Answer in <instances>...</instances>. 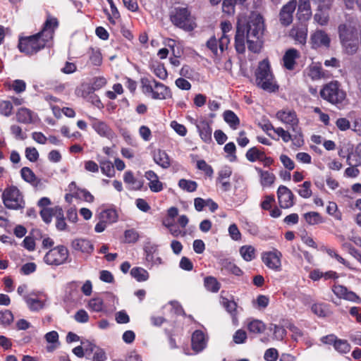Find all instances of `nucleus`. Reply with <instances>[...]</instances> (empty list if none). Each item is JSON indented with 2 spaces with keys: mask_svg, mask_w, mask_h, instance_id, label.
<instances>
[{
  "mask_svg": "<svg viewBox=\"0 0 361 361\" xmlns=\"http://www.w3.org/2000/svg\"><path fill=\"white\" fill-rule=\"evenodd\" d=\"M264 30L263 17L252 12L247 20L238 19L235 36L236 51L243 54L245 51V39L250 51L259 53L262 47V35Z\"/></svg>",
  "mask_w": 361,
  "mask_h": 361,
  "instance_id": "nucleus-1",
  "label": "nucleus"
},
{
  "mask_svg": "<svg viewBox=\"0 0 361 361\" xmlns=\"http://www.w3.org/2000/svg\"><path fill=\"white\" fill-rule=\"evenodd\" d=\"M58 25L59 22L56 18L49 17L39 32L20 38L18 48L20 52L27 55H33L44 49L52 39L54 30Z\"/></svg>",
  "mask_w": 361,
  "mask_h": 361,
  "instance_id": "nucleus-2",
  "label": "nucleus"
},
{
  "mask_svg": "<svg viewBox=\"0 0 361 361\" xmlns=\"http://www.w3.org/2000/svg\"><path fill=\"white\" fill-rule=\"evenodd\" d=\"M255 75L257 85L260 88L269 92L278 90L279 87L274 80L268 60L264 59L259 62Z\"/></svg>",
  "mask_w": 361,
  "mask_h": 361,
  "instance_id": "nucleus-3",
  "label": "nucleus"
},
{
  "mask_svg": "<svg viewBox=\"0 0 361 361\" xmlns=\"http://www.w3.org/2000/svg\"><path fill=\"white\" fill-rule=\"evenodd\" d=\"M276 116L281 122L291 128L295 133V139L297 140V146H301L303 144V140L295 111L288 109H282L276 113Z\"/></svg>",
  "mask_w": 361,
  "mask_h": 361,
  "instance_id": "nucleus-4",
  "label": "nucleus"
},
{
  "mask_svg": "<svg viewBox=\"0 0 361 361\" xmlns=\"http://www.w3.org/2000/svg\"><path fill=\"white\" fill-rule=\"evenodd\" d=\"M320 95L322 99L334 105L342 104L346 98L345 92L340 87L337 81L325 85L320 91Z\"/></svg>",
  "mask_w": 361,
  "mask_h": 361,
  "instance_id": "nucleus-5",
  "label": "nucleus"
},
{
  "mask_svg": "<svg viewBox=\"0 0 361 361\" xmlns=\"http://www.w3.org/2000/svg\"><path fill=\"white\" fill-rule=\"evenodd\" d=\"M143 92L150 94L154 99H166L171 97L170 89L155 80L142 79Z\"/></svg>",
  "mask_w": 361,
  "mask_h": 361,
  "instance_id": "nucleus-6",
  "label": "nucleus"
},
{
  "mask_svg": "<svg viewBox=\"0 0 361 361\" xmlns=\"http://www.w3.org/2000/svg\"><path fill=\"white\" fill-rule=\"evenodd\" d=\"M172 23L177 27L186 31H191L195 27V23L187 8H176L171 16Z\"/></svg>",
  "mask_w": 361,
  "mask_h": 361,
  "instance_id": "nucleus-7",
  "label": "nucleus"
},
{
  "mask_svg": "<svg viewBox=\"0 0 361 361\" xmlns=\"http://www.w3.org/2000/svg\"><path fill=\"white\" fill-rule=\"evenodd\" d=\"M2 200L4 205L8 209H19L23 208L25 205L23 196L16 186H10L6 188L2 194Z\"/></svg>",
  "mask_w": 361,
  "mask_h": 361,
  "instance_id": "nucleus-8",
  "label": "nucleus"
},
{
  "mask_svg": "<svg viewBox=\"0 0 361 361\" xmlns=\"http://www.w3.org/2000/svg\"><path fill=\"white\" fill-rule=\"evenodd\" d=\"M68 256V249L63 245H59L50 250L45 255L44 260L47 264L58 266L63 264Z\"/></svg>",
  "mask_w": 361,
  "mask_h": 361,
  "instance_id": "nucleus-9",
  "label": "nucleus"
},
{
  "mask_svg": "<svg viewBox=\"0 0 361 361\" xmlns=\"http://www.w3.org/2000/svg\"><path fill=\"white\" fill-rule=\"evenodd\" d=\"M297 1L290 0L281 8L279 18L280 23L283 26L290 25L293 20V13L296 8Z\"/></svg>",
  "mask_w": 361,
  "mask_h": 361,
  "instance_id": "nucleus-10",
  "label": "nucleus"
},
{
  "mask_svg": "<svg viewBox=\"0 0 361 361\" xmlns=\"http://www.w3.org/2000/svg\"><path fill=\"white\" fill-rule=\"evenodd\" d=\"M282 254L276 249L262 254V259L269 269L278 271L281 266V258Z\"/></svg>",
  "mask_w": 361,
  "mask_h": 361,
  "instance_id": "nucleus-11",
  "label": "nucleus"
},
{
  "mask_svg": "<svg viewBox=\"0 0 361 361\" xmlns=\"http://www.w3.org/2000/svg\"><path fill=\"white\" fill-rule=\"evenodd\" d=\"M277 196L281 208H290L294 204V195L285 185H280L277 190Z\"/></svg>",
  "mask_w": 361,
  "mask_h": 361,
  "instance_id": "nucleus-12",
  "label": "nucleus"
},
{
  "mask_svg": "<svg viewBox=\"0 0 361 361\" xmlns=\"http://www.w3.org/2000/svg\"><path fill=\"white\" fill-rule=\"evenodd\" d=\"M229 42L230 39L227 35H222L219 39L213 36L207 42V47L214 54L218 55L219 49L220 53H222L224 49H227Z\"/></svg>",
  "mask_w": 361,
  "mask_h": 361,
  "instance_id": "nucleus-13",
  "label": "nucleus"
},
{
  "mask_svg": "<svg viewBox=\"0 0 361 361\" xmlns=\"http://www.w3.org/2000/svg\"><path fill=\"white\" fill-rule=\"evenodd\" d=\"M338 34L340 40L358 38L357 28L354 23L350 22L340 25L338 26Z\"/></svg>",
  "mask_w": 361,
  "mask_h": 361,
  "instance_id": "nucleus-14",
  "label": "nucleus"
},
{
  "mask_svg": "<svg viewBox=\"0 0 361 361\" xmlns=\"http://www.w3.org/2000/svg\"><path fill=\"white\" fill-rule=\"evenodd\" d=\"M331 39L329 35L323 30H316L310 37V43L312 47L317 49L318 47H329L330 46Z\"/></svg>",
  "mask_w": 361,
  "mask_h": 361,
  "instance_id": "nucleus-15",
  "label": "nucleus"
},
{
  "mask_svg": "<svg viewBox=\"0 0 361 361\" xmlns=\"http://www.w3.org/2000/svg\"><path fill=\"white\" fill-rule=\"evenodd\" d=\"M289 35L296 43L304 45L307 41V27L303 25L294 26L290 30Z\"/></svg>",
  "mask_w": 361,
  "mask_h": 361,
  "instance_id": "nucleus-16",
  "label": "nucleus"
},
{
  "mask_svg": "<svg viewBox=\"0 0 361 361\" xmlns=\"http://www.w3.org/2000/svg\"><path fill=\"white\" fill-rule=\"evenodd\" d=\"M196 127L201 139L206 143L210 142L212 141V129L209 123L204 119H201L197 122Z\"/></svg>",
  "mask_w": 361,
  "mask_h": 361,
  "instance_id": "nucleus-17",
  "label": "nucleus"
},
{
  "mask_svg": "<svg viewBox=\"0 0 361 361\" xmlns=\"http://www.w3.org/2000/svg\"><path fill=\"white\" fill-rule=\"evenodd\" d=\"M332 291L340 298H343L353 302L360 300V298L354 292L348 290V289L343 286L334 285L332 288Z\"/></svg>",
  "mask_w": 361,
  "mask_h": 361,
  "instance_id": "nucleus-18",
  "label": "nucleus"
},
{
  "mask_svg": "<svg viewBox=\"0 0 361 361\" xmlns=\"http://www.w3.org/2000/svg\"><path fill=\"white\" fill-rule=\"evenodd\" d=\"M300 57L299 51L295 49H288L283 57L284 67L290 71L295 68V59Z\"/></svg>",
  "mask_w": 361,
  "mask_h": 361,
  "instance_id": "nucleus-19",
  "label": "nucleus"
},
{
  "mask_svg": "<svg viewBox=\"0 0 361 361\" xmlns=\"http://www.w3.org/2000/svg\"><path fill=\"white\" fill-rule=\"evenodd\" d=\"M154 162L162 169H168L171 166V159L166 151L157 149L153 152Z\"/></svg>",
  "mask_w": 361,
  "mask_h": 361,
  "instance_id": "nucleus-20",
  "label": "nucleus"
},
{
  "mask_svg": "<svg viewBox=\"0 0 361 361\" xmlns=\"http://www.w3.org/2000/svg\"><path fill=\"white\" fill-rule=\"evenodd\" d=\"M206 346L204 335L201 331H195L192 335V348L196 353L202 351Z\"/></svg>",
  "mask_w": 361,
  "mask_h": 361,
  "instance_id": "nucleus-21",
  "label": "nucleus"
},
{
  "mask_svg": "<svg viewBox=\"0 0 361 361\" xmlns=\"http://www.w3.org/2000/svg\"><path fill=\"white\" fill-rule=\"evenodd\" d=\"M71 245L75 250L84 253H91L94 249L93 245L90 240L82 238L74 240Z\"/></svg>",
  "mask_w": 361,
  "mask_h": 361,
  "instance_id": "nucleus-22",
  "label": "nucleus"
},
{
  "mask_svg": "<svg viewBox=\"0 0 361 361\" xmlns=\"http://www.w3.org/2000/svg\"><path fill=\"white\" fill-rule=\"evenodd\" d=\"M298 14L300 20H307L310 18L312 13L310 0H299Z\"/></svg>",
  "mask_w": 361,
  "mask_h": 361,
  "instance_id": "nucleus-23",
  "label": "nucleus"
},
{
  "mask_svg": "<svg viewBox=\"0 0 361 361\" xmlns=\"http://www.w3.org/2000/svg\"><path fill=\"white\" fill-rule=\"evenodd\" d=\"M341 43L345 54L353 55L355 54L359 48V38L353 39H343Z\"/></svg>",
  "mask_w": 361,
  "mask_h": 361,
  "instance_id": "nucleus-24",
  "label": "nucleus"
},
{
  "mask_svg": "<svg viewBox=\"0 0 361 361\" xmlns=\"http://www.w3.org/2000/svg\"><path fill=\"white\" fill-rule=\"evenodd\" d=\"M307 75L312 80H318L326 76V72L317 64H312L307 68Z\"/></svg>",
  "mask_w": 361,
  "mask_h": 361,
  "instance_id": "nucleus-25",
  "label": "nucleus"
},
{
  "mask_svg": "<svg viewBox=\"0 0 361 361\" xmlns=\"http://www.w3.org/2000/svg\"><path fill=\"white\" fill-rule=\"evenodd\" d=\"M29 309L33 312H37L42 310L45 306V302L38 298H33L28 295L23 297Z\"/></svg>",
  "mask_w": 361,
  "mask_h": 361,
  "instance_id": "nucleus-26",
  "label": "nucleus"
},
{
  "mask_svg": "<svg viewBox=\"0 0 361 361\" xmlns=\"http://www.w3.org/2000/svg\"><path fill=\"white\" fill-rule=\"evenodd\" d=\"M123 180L130 185V188L132 190H140L142 187V181L136 179L130 171L124 173Z\"/></svg>",
  "mask_w": 361,
  "mask_h": 361,
  "instance_id": "nucleus-27",
  "label": "nucleus"
},
{
  "mask_svg": "<svg viewBox=\"0 0 361 361\" xmlns=\"http://www.w3.org/2000/svg\"><path fill=\"white\" fill-rule=\"evenodd\" d=\"M33 113L27 108H20L16 114L17 121L23 123H30L32 122Z\"/></svg>",
  "mask_w": 361,
  "mask_h": 361,
  "instance_id": "nucleus-28",
  "label": "nucleus"
},
{
  "mask_svg": "<svg viewBox=\"0 0 361 361\" xmlns=\"http://www.w3.org/2000/svg\"><path fill=\"white\" fill-rule=\"evenodd\" d=\"M247 329L252 334H262L266 329V324L261 320L252 319L247 323Z\"/></svg>",
  "mask_w": 361,
  "mask_h": 361,
  "instance_id": "nucleus-29",
  "label": "nucleus"
},
{
  "mask_svg": "<svg viewBox=\"0 0 361 361\" xmlns=\"http://www.w3.org/2000/svg\"><path fill=\"white\" fill-rule=\"evenodd\" d=\"M224 119L233 130L237 129L240 125V119L237 115L231 110L224 111Z\"/></svg>",
  "mask_w": 361,
  "mask_h": 361,
  "instance_id": "nucleus-30",
  "label": "nucleus"
},
{
  "mask_svg": "<svg viewBox=\"0 0 361 361\" xmlns=\"http://www.w3.org/2000/svg\"><path fill=\"white\" fill-rule=\"evenodd\" d=\"M256 170L257 171L260 176V182L262 186H271L274 183L276 178L274 173H270L269 171H262V169L258 168H256Z\"/></svg>",
  "mask_w": 361,
  "mask_h": 361,
  "instance_id": "nucleus-31",
  "label": "nucleus"
},
{
  "mask_svg": "<svg viewBox=\"0 0 361 361\" xmlns=\"http://www.w3.org/2000/svg\"><path fill=\"white\" fill-rule=\"evenodd\" d=\"M130 275L139 282L146 281L149 276L147 270L138 267L130 270Z\"/></svg>",
  "mask_w": 361,
  "mask_h": 361,
  "instance_id": "nucleus-32",
  "label": "nucleus"
},
{
  "mask_svg": "<svg viewBox=\"0 0 361 361\" xmlns=\"http://www.w3.org/2000/svg\"><path fill=\"white\" fill-rule=\"evenodd\" d=\"M312 311L316 315L325 317L330 314L328 305L324 303H315L311 307Z\"/></svg>",
  "mask_w": 361,
  "mask_h": 361,
  "instance_id": "nucleus-33",
  "label": "nucleus"
},
{
  "mask_svg": "<svg viewBox=\"0 0 361 361\" xmlns=\"http://www.w3.org/2000/svg\"><path fill=\"white\" fill-rule=\"evenodd\" d=\"M99 219H102L107 224H112L117 221L118 215L114 209H106L100 213Z\"/></svg>",
  "mask_w": 361,
  "mask_h": 361,
  "instance_id": "nucleus-34",
  "label": "nucleus"
},
{
  "mask_svg": "<svg viewBox=\"0 0 361 361\" xmlns=\"http://www.w3.org/2000/svg\"><path fill=\"white\" fill-rule=\"evenodd\" d=\"M305 220L309 225H317L323 222L322 217L317 212H310L304 214Z\"/></svg>",
  "mask_w": 361,
  "mask_h": 361,
  "instance_id": "nucleus-35",
  "label": "nucleus"
},
{
  "mask_svg": "<svg viewBox=\"0 0 361 361\" xmlns=\"http://www.w3.org/2000/svg\"><path fill=\"white\" fill-rule=\"evenodd\" d=\"M204 284L207 290L213 293L218 292L221 286L216 279L213 276H207L204 278Z\"/></svg>",
  "mask_w": 361,
  "mask_h": 361,
  "instance_id": "nucleus-36",
  "label": "nucleus"
},
{
  "mask_svg": "<svg viewBox=\"0 0 361 361\" xmlns=\"http://www.w3.org/2000/svg\"><path fill=\"white\" fill-rule=\"evenodd\" d=\"M240 254L247 262H250L255 258V250L251 245H244L240 249Z\"/></svg>",
  "mask_w": 361,
  "mask_h": 361,
  "instance_id": "nucleus-37",
  "label": "nucleus"
},
{
  "mask_svg": "<svg viewBox=\"0 0 361 361\" xmlns=\"http://www.w3.org/2000/svg\"><path fill=\"white\" fill-rule=\"evenodd\" d=\"M178 186L183 190L192 192L197 190V183L194 180L182 178L178 181Z\"/></svg>",
  "mask_w": 361,
  "mask_h": 361,
  "instance_id": "nucleus-38",
  "label": "nucleus"
},
{
  "mask_svg": "<svg viewBox=\"0 0 361 361\" xmlns=\"http://www.w3.org/2000/svg\"><path fill=\"white\" fill-rule=\"evenodd\" d=\"M99 166L102 173L108 177H113L115 174L114 165L109 160H101L99 161Z\"/></svg>",
  "mask_w": 361,
  "mask_h": 361,
  "instance_id": "nucleus-39",
  "label": "nucleus"
},
{
  "mask_svg": "<svg viewBox=\"0 0 361 361\" xmlns=\"http://www.w3.org/2000/svg\"><path fill=\"white\" fill-rule=\"evenodd\" d=\"M274 132L281 137L284 142H288L289 141L293 140L294 144L297 145V140L295 139V135L293 137L288 130L279 127L274 129Z\"/></svg>",
  "mask_w": 361,
  "mask_h": 361,
  "instance_id": "nucleus-40",
  "label": "nucleus"
},
{
  "mask_svg": "<svg viewBox=\"0 0 361 361\" xmlns=\"http://www.w3.org/2000/svg\"><path fill=\"white\" fill-rule=\"evenodd\" d=\"M66 223L63 216V209L56 207V227L59 231H64L66 228Z\"/></svg>",
  "mask_w": 361,
  "mask_h": 361,
  "instance_id": "nucleus-41",
  "label": "nucleus"
},
{
  "mask_svg": "<svg viewBox=\"0 0 361 361\" xmlns=\"http://www.w3.org/2000/svg\"><path fill=\"white\" fill-rule=\"evenodd\" d=\"M92 127L102 136H108L109 135V128L102 121L95 120L92 123Z\"/></svg>",
  "mask_w": 361,
  "mask_h": 361,
  "instance_id": "nucleus-42",
  "label": "nucleus"
},
{
  "mask_svg": "<svg viewBox=\"0 0 361 361\" xmlns=\"http://www.w3.org/2000/svg\"><path fill=\"white\" fill-rule=\"evenodd\" d=\"M89 59L92 65L100 66L102 63V56L99 49L92 48L89 52Z\"/></svg>",
  "mask_w": 361,
  "mask_h": 361,
  "instance_id": "nucleus-43",
  "label": "nucleus"
},
{
  "mask_svg": "<svg viewBox=\"0 0 361 361\" xmlns=\"http://www.w3.org/2000/svg\"><path fill=\"white\" fill-rule=\"evenodd\" d=\"M13 104L11 102L8 100L0 101V114L9 117L13 114Z\"/></svg>",
  "mask_w": 361,
  "mask_h": 361,
  "instance_id": "nucleus-44",
  "label": "nucleus"
},
{
  "mask_svg": "<svg viewBox=\"0 0 361 361\" xmlns=\"http://www.w3.org/2000/svg\"><path fill=\"white\" fill-rule=\"evenodd\" d=\"M334 349L339 353H348L351 349L350 345L346 340L338 339L336 341Z\"/></svg>",
  "mask_w": 361,
  "mask_h": 361,
  "instance_id": "nucleus-45",
  "label": "nucleus"
},
{
  "mask_svg": "<svg viewBox=\"0 0 361 361\" xmlns=\"http://www.w3.org/2000/svg\"><path fill=\"white\" fill-rule=\"evenodd\" d=\"M269 330L274 331V338L278 341H282L286 335V330L276 324H271Z\"/></svg>",
  "mask_w": 361,
  "mask_h": 361,
  "instance_id": "nucleus-46",
  "label": "nucleus"
},
{
  "mask_svg": "<svg viewBox=\"0 0 361 361\" xmlns=\"http://www.w3.org/2000/svg\"><path fill=\"white\" fill-rule=\"evenodd\" d=\"M311 182L305 181L300 185V188L298 190L299 195L303 198L307 199L312 196Z\"/></svg>",
  "mask_w": 361,
  "mask_h": 361,
  "instance_id": "nucleus-47",
  "label": "nucleus"
},
{
  "mask_svg": "<svg viewBox=\"0 0 361 361\" xmlns=\"http://www.w3.org/2000/svg\"><path fill=\"white\" fill-rule=\"evenodd\" d=\"M20 174L22 178L27 183H33L37 180L36 176L29 167H23Z\"/></svg>",
  "mask_w": 361,
  "mask_h": 361,
  "instance_id": "nucleus-48",
  "label": "nucleus"
},
{
  "mask_svg": "<svg viewBox=\"0 0 361 361\" xmlns=\"http://www.w3.org/2000/svg\"><path fill=\"white\" fill-rule=\"evenodd\" d=\"M246 158L251 162H254L257 160L262 159V157L264 156V153L260 152L256 147H252L246 152Z\"/></svg>",
  "mask_w": 361,
  "mask_h": 361,
  "instance_id": "nucleus-49",
  "label": "nucleus"
},
{
  "mask_svg": "<svg viewBox=\"0 0 361 361\" xmlns=\"http://www.w3.org/2000/svg\"><path fill=\"white\" fill-rule=\"evenodd\" d=\"M40 215L46 224H49L51 221L52 216H56V208L50 209L44 207L40 212Z\"/></svg>",
  "mask_w": 361,
  "mask_h": 361,
  "instance_id": "nucleus-50",
  "label": "nucleus"
},
{
  "mask_svg": "<svg viewBox=\"0 0 361 361\" xmlns=\"http://www.w3.org/2000/svg\"><path fill=\"white\" fill-rule=\"evenodd\" d=\"M108 3L110 5L111 14H108V19L110 21L111 23L115 25L116 24V20L120 18L119 12L116 7L115 4H114L113 0H106Z\"/></svg>",
  "mask_w": 361,
  "mask_h": 361,
  "instance_id": "nucleus-51",
  "label": "nucleus"
},
{
  "mask_svg": "<svg viewBox=\"0 0 361 361\" xmlns=\"http://www.w3.org/2000/svg\"><path fill=\"white\" fill-rule=\"evenodd\" d=\"M74 193L75 194V197L82 198L86 202H92L94 200L93 195L85 189H80L76 187L75 192Z\"/></svg>",
  "mask_w": 361,
  "mask_h": 361,
  "instance_id": "nucleus-52",
  "label": "nucleus"
},
{
  "mask_svg": "<svg viewBox=\"0 0 361 361\" xmlns=\"http://www.w3.org/2000/svg\"><path fill=\"white\" fill-rule=\"evenodd\" d=\"M88 307L94 312H100L103 309V301L99 298L91 299L89 301Z\"/></svg>",
  "mask_w": 361,
  "mask_h": 361,
  "instance_id": "nucleus-53",
  "label": "nucleus"
},
{
  "mask_svg": "<svg viewBox=\"0 0 361 361\" xmlns=\"http://www.w3.org/2000/svg\"><path fill=\"white\" fill-rule=\"evenodd\" d=\"M13 320L12 312L8 310L0 312V322L3 325H9Z\"/></svg>",
  "mask_w": 361,
  "mask_h": 361,
  "instance_id": "nucleus-54",
  "label": "nucleus"
},
{
  "mask_svg": "<svg viewBox=\"0 0 361 361\" xmlns=\"http://www.w3.org/2000/svg\"><path fill=\"white\" fill-rule=\"evenodd\" d=\"M125 241L128 243H135L139 238L138 233L134 229L126 230L124 233Z\"/></svg>",
  "mask_w": 361,
  "mask_h": 361,
  "instance_id": "nucleus-55",
  "label": "nucleus"
},
{
  "mask_svg": "<svg viewBox=\"0 0 361 361\" xmlns=\"http://www.w3.org/2000/svg\"><path fill=\"white\" fill-rule=\"evenodd\" d=\"M235 2L236 0H224L222 4L223 12L228 15L233 13Z\"/></svg>",
  "mask_w": 361,
  "mask_h": 361,
  "instance_id": "nucleus-56",
  "label": "nucleus"
},
{
  "mask_svg": "<svg viewBox=\"0 0 361 361\" xmlns=\"http://www.w3.org/2000/svg\"><path fill=\"white\" fill-rule=\"evenodd\" d=\"M314 20L321 25H324L327 23L329 20L328 14L322 11V10H319L314 16Z\"/></svg>",
  "mask_w": 361,
  "mask_h": 361,
  "instance_id": "nucleus-57",
  "label": "nucleus"
},
{
  "mask_svg": "<svg viewBox=\"0 0 361 361\" xmlns=\"http://www.w3.org/2000/svg\"><path fill=\"white\" fill-rule=\"evenodd\" d=\"M25 152L26 158L32 162H35L39 159V153L35 147H27Z\"/></svg>",
  "mask_w": 361,
  "mask_h": 361,
  "instance_id": "nucleus-58",
  "label": "nucleus"
},
{
  "mask_svg": "<svg viewBox=\"0 0 361 361\" xmlns=\"http://www.w3.org/2000/svg\"><path fill=\"white\" fill-rule=\"evenodd\" d=\"M197 166L200 170L203 171L208 176H212L213 174V169L207 162L204 160H200L197 163Z\"/></svg>",
  "mask_w": 361,
  "mask_h": 361,
  "instance_id": "nucleus-59",
  "label": "nucleus"
},
{
  "mask_svg": "<svg viewBox=\"0 0 361 361\" xmlns=\"http://www.w3.org/2000/svg\"><path fill=\"white\" fill-rule=\"evenodd\" d=\"M233 341L237 343H243L247 339V334L244 330L238 329L233 337Z\"/></svg>",
  "mask_w": 361,
  "mask_h": 361,
  "instance_id": "nucleus-60",
  "label": "nucleus"
},
{
  "mask_svg": "<svg viewBox=\"0 0 361 361\" xmlns=\"http://www.w3.org/2000/svg\"><path fill=\"white\" fill-rule=\"evenodd\" d=\"M153 72L161 80H165L167 78V71L161 64L154 66Z\"/></svg>",
  "mask_w": 361,
  "mask_h": 361,
  "instance_id": "nucleus-61",
  "label": "nucleus"
},
{
  "mask_svg": "<svg viewBox=\"0 0 361 361\" xmlns=\"http://www.w3.org/2000/svg\"><path fill=\"white\" fill-rule=\"evenodd\" d=\"M279 357L278 351L275 348L267 349L264 355V358L267 361H276Z\"/></svg>",
  "mask_w": 361,
  "mask_h": 361,
  "instance_id": "nucleus-62",
  "label": "nucleus"
},
{
  "mask_svg": "<svg viewBox=\"0 0 361 361\" xmlns=\"http://www.w3.org/2000/svg\"><path fill=\"white\" fill-rule=\"evenodd\" d=\"M74 318L78 322L86 323L89 320V315L85 310H80L75 313Z\"/></svg>",
  "mask_w": 361,
  "mask_h": 361,
  "instance_id": "nucleus-63",
  "label": "nucleus"
},
{
  "mask_svg": "<svg viewBox=\"0 0 361 361\" xmlns=\"http://www.w3.org/2000/svg\"><path fill=\"white\" fill-rule=\"evenodd\" d=\"M12 88L16 93H20L25 90L26 84L22 80H15L13 82Z\"/></svg>",
  "mask_w": 361,
  "mask_h": 361,
  "instance_id": "nucleus-64",
  "label": "nucleus"
}]
</instances>
